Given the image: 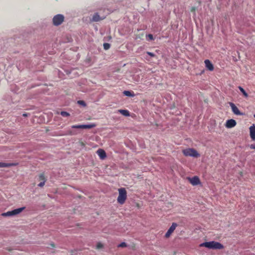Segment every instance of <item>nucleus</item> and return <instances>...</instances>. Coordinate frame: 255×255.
Here are the masks:
<instances>
[{"label":"nucleus","instance_id":"f257e3e1","mask_svg":"<svg viewBox=\"0 0 255 255\" xmlns=\"http://www.w3.org/2000/svg\"><path fill=\"white\" fill-rule=\"evenodd\" d=\"M200 246L205 247L208 249L214 250H221L223 249L224 248V246L222 244L215 241L204 242L202 244H201Z\"/></svg>","mask_w":255,"mask_h":255},{"label":"nucleus","instance_id":"f03ea898","mask_svg":"<svg viewBox=\"0 0 255 255\" xmlns=\"http://www.w3.org/2000/svg\"><path fill=\"white\" fill-rule=\"evenodd\" d=\"M118 191L119 196L117 199L118 202L120 204H123L125 203L127 198V191L124 188H120Z\"/></svg>","mask_w":255,"mask_h":255},{"label":"nucleus","instance_id":"7ed1b4c3","mask_svg":"<svg viewBox=\"0 0 255 255\" xmlns=\"http://www.w3.org/2000/svg\"><path fill=\"white\" fill-rule=\"evenodd\" d=\"M182 152L186 156H192L194 157H198L200 156V154L198 152L193 148H186L183 150Z\"/></svg>","mask_w":255,"mask_h":255},{"label":"nucleus","instance_id":"20e7f679","mask_svg":"<svg viewBox=\"0 0 255 255\" xmlns=\"http://www.w3.org/2000/svg\"><path fill=\"white\" fill-rule=\"evenodd\" d=\"M64 17L62 14H57L53 18V23L55 26L60 25L63 21Z\"/></svg>","mask_w":255,"mask_h":255},{"label":"nucleus","instance_id":"39448f33","mask_svg":"<svg viewBox=\"0 0 255 255\" xmlns=\"http://www.w3.org/2000/svg\"><path fill=\"white\" fill-rule=\"evenodd\" d=\"M96 126L95 124H91L89 125H73L71 127L73 128L90 129L95 127Z\"/></svg>","mask_w":255,"mask_h":255},{"label":"nucleus","instance_id":"423d86ee","mask_svg":"<svg viewBox=\"0 0 255 255\" xmlns=\"http://www.w3.org/2000/svg\"><path fill=\"white\" fill-rule=\"evenodd\" d=\"M38 179L40 181V182L38 184V186L40 187H43L47 180L44 174L43 173L40 174L38 176Z\"/></svg>","mask_w":255,"mask_h":255},{"label":"nucleus","instance_id":"0eeeda50","mask_svg":"<svg viewBox=\"0 0 255 255\" xmlns=\"http://www.w3.org/2000/svg\"><path fill=\"white\" fill-rule=\"evenodd\" d=\"M177 226V224L175 223H173L172 224V225L169 228V229L168 230L167 232L166 233L165 237L166 238H168L170 237V236L171 235V234L174 232V231L175 230Z\"/></svg>","mask_w":255,"mask_h":255},{"label":"nucleus","instance_id":"6e6552de","mask_svg":"<svg viewBox=\"0 0 255 255\" xmlns=\"http://www.w3.org/2000/svg\"><path fill=\"white\" fill-rule=\"evenodd\" d=\"M187 179L192 185H197L200 183V180L198 176H194L192 178L188 177Z\"/></svg>","mask_w":255,"mask_h":255},{"label":"nucleus","instance_id":"1a4fd4ad","mask_svg":"<svg viewBox=\"0 0 255 255\" xmlns=\"http://www.w3.org/2000/svg\"><path fill=\"white\" fill-rule=\"evenodd\" d=\"M237 123L235 120L230 119L226 121L225 126L227 128H230L236 126Z\"/></svg>","mask_w":255,"mask_h":255},{"label":"nucleus","instance_id":"9d476101","mask_svg":"<svg viewBox=\"0 0 255 255\" xmlns=\"http://www.w3.org/2000/svg\"><path fill=\"white\" fill-rule=\"evenodd\" d=\"M230 105L232 108V111L234 114L236 115H243V114L241 113L237 107L233 103H230Z\"/></svg>","mask_w":255,"mask_h":255},{"label":"nucleus","instance_id":"9b49d317","mask_svg":"<svg viewBox=\"0 0 255 255\" xmlns=\"http://www.w3.org/2000/svg\"><path fill=\"white\" fill-rule=\"evenodd\" d=\"M25 207H23L10 211L11 216H15L16 215L20 214L25 209Z\"/></svg>","mask_w":255,"mask_h":255},{"label":"nucleus","instance_id":"f8f14e48","mask_svg":"<svg viewBox=\"0 0 255 255\" xmlns=\"http://www.w3.org/2000/svg\"><path fill=\"white\" fill-rule=\"evenodd\" d=\"M249 129L251 138L253 140H255V125L251 126Z\"/></svg>","mask_w":255,"mask_h":255},{"label":"nucleus","instance_id":"ddd939ff","mask_svg":"<svg viewBox=\"0 0 255 255\" xmlns=\"http://www.w3.org/2000/svg\"><path fill=\"white\" fill-rule=\"evenodd\" d=\"M206 67L210 71H212L214 70V66L209 60H205V61Z\"/></svg>","mask_w":255,"mask_h":255},{"label":"nucleus","instance_id":"4468645a","mask_svg":"<svg viewBox=\"0 0 255 255\" xmlns=\"http://www.w3.org/2000/svg\"><path fill=\"white\" fill-rule=\"evenodd\" d=\"M97 153L100 158L102 159H104L106 157V152L102 149H99L97 150Z\"/></svg>","mask_w":255,"mask_h":255},{"label":"nucleus","instance_id":"2eb2a0df","mask_svg":"<svg viewBox=\"0 0 255 255\" xmlns=\"http://www.w3.org/2000/svg\"><path fill=\"white\" fill-rule=\"evenodd\" d=\"M105 16L100 17L98 13H96L94 14L92 17V21H99L105 18Z\"/></svg>","mask_w":255,"mask_h":255},{"label":"nucleus","instance_id":"dca6fc26","mask_svg":"<svg viewBox=\"0 0 255 255\" xmlns=\"http://www.w3.org/2000/svg\"><path fill=\"white\" fill-rule=\"evenodd\" d=\"M118 112L125 116H129V112L127 110H119Z\"/></svg>","mask_w":255,"mask_h":255},{"label":"nucleus","instance_id":"f3484780","mask_svg":"<svg viewBox=\"0 0 255 255\" xmlns=\"http://www.w3.org/2000/svg\"><path fill=\"white\" fill-rule=\"evenodd\" d=\"M14 164L13 163H6L4 162H0V167H10L11 166L14 165Z\"/></svg>","mask_w":255,"mask_h":255},{"label":"nucleus","instance_id":"a211bd4d","mask_svg":"<svg viewBox=\"0 0 255 255\" xmlns=\"http://www.w3.org/2000/svg\"><path fill=\"white\" fill-rule=\"evenodd\" d=\"M123 93L125 95L128 97H133L134 96L133 92H130L129 91H124Z\"/></svg>","mask_w":255,"mask_h":255},{"label":"nucleus","instance_id":"6ab92c4d","mask_svg":"<svg viewBox=\"0 0 255 255\" xmlns=\"http://www.w3.org/2000/svg\"><path fill=\"white\" fill-rule=\"evenodd\" d=\"M240 91L242 92L243 95L245 97L247 98L248 97V93L245 91V90L241 86H239L238 87Z\"/></svg>","mask_w":255,"mask_h":255},{"label":"nucleus","instance_id":"aec40b11","mask_svg":"<svg viewBox=\"0 0 255 255\" xmlns=\"http://www.w3.org/2000/svg\"><path fill=\"white\" fill-rule=\"evenodd\" d=\"M60 115L64 117H68L70 116V114L68 113V112H65V111H62L61 113H60Z\"/></svg>","mask_w":255,"mask_h":255},{"label":"nucleus","instance_id":"412c9836","mask_svg":"<svg viewBox=\"0 0 255 255\" xmlns=\"http://www.w3.org/2000/svg\"><path fill=\"white\" fill-rule=\"evenodd\" d=\"M3 217L11 216L10 211L1 214Z\"/></svg>","mask_w":255,"mask_h":255},{"label":"nucleus","instance_id":"4be33fe9","mask_svg":"<svg viewBox=\"0 0 255 255\" xmlns=\"http://www.w3.org/2000/svg\"><path fill=\"white\" fill-rule=\"evenodd\" d=\"M103 46H104V48L105 50H108L110 47V44L109 43H105L103 44Z\"/></svg>","mask_w":255,"mask_h":255},{"label":"nucleus","instance_id":"5701e85b","mask_svg":"<svg viewBox=\"0 0 255 255\" xmlns=\"http://www.w3.org/2000/svg\"><path fill=\"white\" fill-rule=\"evenodd\" d=\"M78 104L80 105H82V106H83L84 107L86 106V105L85 102L84 101H82V100L78 101Z\"/></svg>","mask_w":255,"mask_h":255},{"label":"nucleus","instance_id":"b1692460","mask_svg":"<svg viewBox=\"0 0 255 255\" xmlns=\"http://www.w3.org/2000/svg\"><path fill=\"white\" fill-rule=\"evenodd\" d=\"M119 248H124L127 247V244L125 242H123L118 246Z\"/></svg>","mask_w":255,"mask_h":255},{"label":"nucleus","instance_id":"393cba45","mask_svg":"<svg viewBox=\"0 0 255 255\" xmlns=\"http://www.w3.org/2000/svg\"><path fill=\"white\" fill-rule=\"evenodd\" d=\"M103 247V245L101 243H98L97 245V249H100Z\"/></svg>","mask_w":255,"mask_h":255},{"label":"nucleus","instance_id":"a878e982","mask_svg":"<svg viewBox=\"0 0 255 255\" xmlns=\"http://www.w3.org/2000/svg\"><path fill=\"white\" fill-rule=\"evenodd\" d=\"M146 53L151 57H154L155 56L154 53L150 52H147Z\"/></svg>","mask_w":255,"mask_h":255},{"label":"nucleus","instance_id":"bb28decb","mask_svg":"<svg viewBox=\"0 0 255 255\" xmlns=\"http://www.w3.org/2000/svg\"><path fill=\"white\" fill-rule=\"evenodd\" d=\"M147 37L149 38V39L151 40H153V36L152 34H149L147 35Z\"/></svg>","mask_w":255,"mask_h":255},{"label":"nucleus","instance_id":"cd10ccee","mask_svg":"<svg viewBox=\"0 0 255 255\" xmlns=\"http://www.w3.org/2000/svg\"><path fill=\"white\" fill-rule=\"evenodd\" d=\"M250 148L251 149H255V144H251L250 145Z\"/></svg>","mask_w":255,"mask_h":255},{"label":"nucleus","instance_id":"c85d7f7f","mask_svg":"<svg viewBox=\"0 0 255 255\" xmlns=\"http://www.w3.org/2000/svg\"><path fill=\"white\" fill-rule=\"evenodd\" d=\"M196 10V7H192L191 9V11L194 12Z\"/></svg>","mask_w":255,"mask_h":255},{"label":"nucleus","instance_id":"c756f323","mask_svg":"<svg viewBox=\"0 0 255 255\" xmlns=\"http://www.w3.org/2000/svg\"><path fill=\"white\" fill-rule=\"evenodd\" d=\"M22 116H23V117H27V114H23L22 115Z\"/></svg>","mask_w":255,"mask_h":255},{"label":"nucleus","instance_id":"7c9ffc66","mask_svg":"<svg viewBox=\"0 0 255 255\" xmlns=\"http://www.w3.org/2000/svg\"><path fill=\"white\" fill-rule=\"evenodd\" d=\"M69 134H70V135H72V134H73L74 133H72V131H69Z\"/></svg>","mask_w":255,"mask_h":255},{"label":"nucleus","instance_id":"2f4dec72","mask_svg":"<svg viewBox=\"0 0 255 255\" xmlns=\"http://www.w3.org/2000/svg\"><path fill=\"white\" fill-rule=\"evenodd\" d=\"M51 246L52 247H55V246H54V245L53 244H51Z\"/></svg>","mask_w":255,"mask_h":255},{"label":"nucleus","instance_id":"473e14b6","mask_svg":"<svg viewBox=\"0 0 255 255\" xmlns=\"http://www.w3.org/2000/svg\"><path fill=\"white\" fill-rule=\"evenodd\" d=\"M254 117L255 118V114L254 115Z\"/></svg>","mask_w":255,"mask_h":255}]
</instances>
